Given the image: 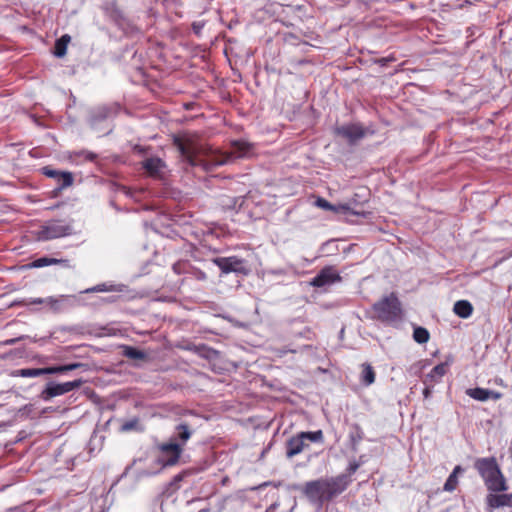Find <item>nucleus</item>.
Masks as SVG:
<instances>
[{
	"mask_svg": "<svg viewBox=\"0 0 512 512\" xmlns=\"http://www.w3.org/2000/svg\"><path fill=\"white\" fill-rule=\"evenodd\" d=\"M162 458L160 459L164 467L175 465L183 452V448L179 444H176L169 440L167 443H163L160 446Z\"/></svg>",
	"mask_w": 512,
	"mask_h": 512,
	"instance_id": "ddd939ff",
	"label": "nucleus"
},
{
	"mask_svg": "<svg viewBox=\"0 0 512 512\" xmlns=\"http://www.w3.org/2000/svg\"><path fill=\"white\" fill-rule=\"evenodd\" d=\"M268 485H269V482H264L263 484H261V485H259V486H257V487H253V488H251V490H258V489H260V488H262V487H266V486H268Z\"/></svg>",
	"mask_w": 512,
	"mask_h": 512,
	"instance_id": "de8ad7c7",
	"label": "nucleus"
},
{
	"mask_svg": "<svg viewBox=\"0 0 512 512\" xmlns=\"http://www.w3.org/2000/svg\"><path fill=\"white\" fill-rule=\"evenodd\" d=\"M342 280L339 273L332 266L322 268L310 281V285L317 288L330 286Z\"/></svg>",
	"mask_w": 512,
	"mask_h": 512,
	"instance_id": "f8f14e48",
	"label": "nucleus"
},
{
	"mask_svg": "<svg viewBox=\"0 0 512 512\" xmlns=\"http://www.w3.org/2000/svg\"><path fill=\"white\" fill-rule=\"evenodd\" d=\"M334 133L346 139L350 145H354L365 137L366 130L361 124H346L337 126Z\"/></svg>",
	"mask_w": 512,
	"mask_h": 512,
	"instance_id": "9d476101",
	"label": "nucleus"
},
{
	"mask_svg": "<svg viewBox=\"0 0 512 512\" xmlns=\"http://www.w3.org/2000/svg\"><path fill=\"white\" fill-rule=\"evenodd\" d=\"M457 485L458 477L450 474L444 484L443 490L447 492H453L456 489Z\"/></svg>",
	"mask_w": 512,
	"mask_h": 512,
	"instance_id": "473e14b6",
	"label": "nucleus"
},
{
	"mask_svg": "<svg viewBox=\"0 0 512 512\" xmlns=\"http://www.w3.org/2000/svg\"><path fill=\"white\" fill-rule=\"evenodd\" d=\"M350 482L346 475L319 478L306 482L302 492L310 503L321 506L344 492Z\"/></svg>",
	"mask_w": 512,
	"mask_h": 512,
	"instance_id": "f03ea898",
	"label": "nucleus"
},
{
	"mask_svg": "<svg viewBox=\"0 0 512 512\" xmlns=\"http://www.w3.org/2000/svg\"><path fill=\"white\" fill-rule=\"evenodd\" d=\"M315 205L324 210H330V211H334V212L342 211L346 214L365 216V212L354 211L351 209V207L348 204H340L338 206H335L322 197H318L316 199Z\"/></svg>",
	"mask_w": 512,
	"mask_h": 512,
	"instance_id": "aec40b11",
	"label": "nucleus"
},
{
	"mask_svg": "<svg viewBox=\"0 0 512 512\" xmlns=\"http://www.w3.org/2000/svg\"><path fill=\"white\" fill-rule=\"evenodd\" d=\"M129 470V467L125 468L124 474H127V471Z\"/></svg>",
	"mask_w": 512,
	"mask_h": 512,
	"instance_id": "864d4df0",
	"label": "nucleus"
},
{
	"mask_svg": "<svg viewBox=\"0 0 512 512\" xmlns=\"http://www.w3.org/2000/svg\"><path fill=\"white\" fill-rule=\"evenodd\" d=\"M138 426V420L132 419L122 424L121 429L122 431H131L135 429Z\"/></svg>",
	"mask_w": 512,
	"mask_h": 512,
	"instance_id": "e433bc0d",
	"label": "nucleus"
},
{
	"mask_svg": "<svg viewBox=\"0 0 512 512\" xmlns=\"http://www.w3.org/2000/svg\"><path fill=\"white\" fill-rule=\"evenodd\" d=\"M195 349L199 356H201L207 360H214L219 356V352L217 350H215L214 348H211L205 344L196 346Z\"/></svg>",
	"mask_w": 512,
	"mask_h": 512,
	"instance_id": "c756f323",
	"label": "nucleus"
},
{
	"mask_svg": "<svg viewBox=\"0 0 512 512\" xmlns=\"http://www.w3.org/2000/svg\"><path fill=\"white\" fill-rule=\"evenodd\" d=\"M193 430L186 424L180 423L175 426V429L170 437V441L179 444L181 448L191 438Z\"/></svg>",
	"mask_w": 512,
	"mask_h": 512,
	"instance_id": "6ab92c4d",
	"label": "nucleus"
},
{
	"mask_svg": "<svg viewBox=\"0 0 512 512\" xmlns=\"http://www.w3.org/2000/svg\"><path fill=\"white\" fill-rule=\"evenodd\" d=\"M114 300H115V299H114V297H109V298H107V301H108V302H113Z\"/></svg>",
	"mask_w": 512,
	"mask_h": 512,
	"instance_id": "8fccbe9b",
	"label": "nucleus"
},
{
	"mask_svg": "<svg viewBox=\"0 0 512 512\" xmlns=\"http://www.w3.org/2000/svg\"><path fill=\"white\" fill-rule=\"evenodd\" d=\"M76 303L75 296L72 295H60L57 297H47V306L55 313L65 311L67 308L74 306Z\"/></svg>",
	"mask_w": 512,
	"mask_h": 512,
	"instance_id": "dca6fc26",
	"label": "nucleus"
},
{
	"mask_svg": "<svg viewBox=\"0 0 512 512\" xmlns=\"http://www.w3.org/2000/svg\"><path fill=\"white\" fill-rule=\"evenodd\" d=\"M463 471H464L463 468L460 465H457V466L454 467L451 475H455V476L458 477V474L462 473Z\"/></svg>",
	"mask_w": 512,
	"mask_h": 512,
	"instance_id": "a18cd8bd",
	"label": "nucleus"
},
{
	"mask_svg": "<svg viewBox=\"0 0 512 512\" xmlns=\"http://www.w3.org/2000/svg\"><path fill=\"white\" fill-rule=\"evenodd\" d=\"M361 383L365 386H370L375 381V372L369 363L362 364Z\"/></svg>",
	"mask_w": 512,
	"mask_h": 512,
	"instance_id": "cd10ccee",
	"label": "nucleus"
},
{
	"mask_svg": "<svg viewBox=\"0 0 512 512\" xmlns=\"http://www.w3.org/2000/svg\"><path fill=\"white\" fill-rule=\"evenodd\" d=\"M118 104L98 106L90 110L88 123L94 130L108 128V121L113 119L119 112Z\"/></svg>",
	"mask_w": 512,
	"mask_h": 512,
	"instance_id": "423d86ee",
	"label": "nucleus"
},
{
	"mask_svg": "<svg viewBox=\"0 0 512 512\" xmlns=\"http://www.w3.org/2000/svg\"><path fill=\"white\" fill-rule=\"evenodd\" d=\"M204 28V22L197 21L192 23V30L196 35H200L202 29Z\"/></svg>",
	"mask_w": 512,
	"mask_h": 512,
	"instance_id": "58836bf2",
	"label": "nucleus"
},
{
	"mask_svg": "<svg viewBox=\"0 0 512 512\" xmlns=\"http://www.w3.org/2000/svg\"><path fill=\"white\" fill-rule=\"evenodd\" d=\"M122 354L126 358L133 360H144L147 358V355L144 351L129 345L122 346Z\"/></svg>",
	"mask_w": 512,
	"mask_h": 512,
	"instance_id": "bb28decb",
	"label": "nucleus"
},
{
	"mask_svg": "<svg viewBox=\"0 0 512 512\" xmlns=\"http://www.w3.org/2000/svg\"><path fill=\"white\" fill-rule=\"evenodd\" d=\"M99 512H109V508H107V507H102V509H101Z\"/></svg>",
	"mask_w": 512,
	"mask_h": 512,
	"instance_id": "09e8293b",
	"label": "nucleus"
},
{
	"mask_svg": "<svg viewBox=\"0 0 512 512\" xmlns=\"http://www.w3.org/2000/svg\"><path fill=\"white\" fill-rule=\"evenodd\" d=\"M361 463L357 462V461H351L346 469V476L348 477V479H350V476L353 475L360 467Z\"/></svg>",
	"mask_w": 512,
	"mask_h": 512,
	"instance_id": "c9c22d12",
	"label": "nucleus"
},
{
	"mask_svg": "<svg viewBox=\"0 0 512 512\" xmlns=\"http://www.w3.org/2000/svg\"><path fill=\"white\" fill-rule=\"evenodd\" d=\"M212 262L221 270L223 274L235 273L237 275H248L250 268L245 259L237 256L216 257Z\"/></svg>",
	"mask_w": 512,
	"mask_h": 512,
	"instance_id": "0eeeda50",
	"label": "nucleus"
},
{
	"mask_svg": "<svg viewBox=\"0 0 512 512\" xmlns=\"http://www.w3.org/2000/svg\"><path fill=\"white\" fill-rule=\"evenodd\" d=\"M394 60L393 57H383L376 60V63L382 67H385L390 61Z\"/></svg>",
	"mask_w": 512,
	"mask_h": 512,
	"instance_id": "ea45409f",
	"label": "nucleus"
},
{
	"mask_svg": "<svg viewBox=\"0 0 512 512\" xmlns=\"http://www.w3.org/2000/svg\"><path fill=\"white\" fill-rule=\"evenodd\" d=\"M66 51L67 46L64 43H61L60 41L56 40L54 46V55L58 58H61L66 54Z\"/></svg>",
	"mask_w": 512,
	"mask_h": 512,
	"instance_id": "f704fd0d",
	"label": "nucleus"
},
{
	"mask_svg": "<svg viewBox=\"0 0 512 512\" xmlns=\"http://www.w3.org/2000/svg\"><path fill=\"white\" fill-rule=\"evenodd\" d=\"M75 158L82 157L85 161L94 162L98 158V155L94 152L87 150H80L73 153Z\"/></svg>",
	"mask_w": 512,
	"mask_h": 512,
	"instance_id": "2f4dec72",
	"label": "nucleus"
},
{
	"mask_svg": "<svg viewBox=\"0 0 512 512\" xmlns=\"http://www.w3.org/2000/svg\"><path fill=\"white\" fill-rule=\"evenodd\" d=\"M430 338L429 331L421 326H417L413 331V339L419 344L427 343Z\"/></svg>",
	"mask_w": 512,
	"mask_h": 512,
	"instance_id": "7c9ffc66",
	"label": "nucleus"
},
{
	"mask_svg": "<svg viewBox=\"0 0 512 512\" xmlns=\"http://www.w3.org/2000/svg\"><path fill=\"white\" fill-rule=\"evenodd\" d=\"M43 175L56 180L57 189H65L72 185L73 175L68 171H59L49 166L42 168Z\"/></svg>",
	"mask_w": 512,
	"mask_h": 512,
	"instance_id": "2eb2a0df",
	"label": "nucleus"
},
{
	"mask_svg": "<svg viewBox=\"0 0 512 512\" xmlns=\"http://www.w3.org/2000/svg\"><path fill=\"white\" fill-rule=\"evenodd\" d=\"M466 394L470 398L481 402L489 399L499 400L502 397V393L482 387L469 388L466 390Z\"/></svg>",
	"mask_w": 512,
	"mask_h": 512,
	"instance_id": "f3484780",
	"label": "nucleus"
},
{
	"mask_svg": "<svg viewBox=\"0 0 512 512\" xmlns=\"http://www.w3.org/2000/svg\"><path fill=\"white\" fill-rule=\"evenodd\" d=\"M264 273L267 275V276H277V277H280V276H285L287 275L288 273V270L286 268H268L264 271Z\"/></svg>",
	"mask_w": 512,
	"mask_h": 512,
	"instance_id": "72a5a7b5",
	"label": "nucleus"
},
{
	"mask_svg": "<svg viewBox=\"0 0 512 512\" xmlns=\"http://www.w3.org/2000/svg\"><path fill=\"white\" fill-rule=\"evenodd\" d=\"M102 10L104 11V14L119 28L124 29V27L128 25L123 11L119 8L115 0L106 1L102 5Z\"/></svg>",
	"mask_w": 512,
	"mask_h": 512,
	"instance_id": "4468645a",
	"label": "nucleus"
},
{
	"mask_svg": "<svg viewBox=\"0 0 512 512\" xmlns=\"http://www.w3.org/2000/svg\"><path fill=\"white\" fill-rule=\"evenodd\" d=\"M364 438V432L359 424H352L349 432V440L351 443V450L358 451V445Z\"/></svg>",
	"mask_w": 512,
	"mask_h": 512,
	"instance_id": "393cba45",
	"label": "nucleus"
},
{
	"mask_svg": "<svg viewBox=\"0 0 512 512\" xmlns=\"http://www.w3.org/2000/svg\"><path fill=\"white\" fill-rule=\"evenodd\" d=\"M74 233L73 226L65 224L63 221H51L44 226L40 232V237L44 240L56 239L69 236Z\"/></svg>",
	"mask_w": 512,
	"mask_h": 512,
	"instance_id": "1a4fd4ad",
	"label": "nucleus"
},
{
	"mask_svg": "<svg viewBox=\"0 0 512 512\" xmlns=\"http://www.w3.org/2000/svg\"><path fill=\"white\" fill-rule=\"evenodd\" d=\"M129 470V467L125 468L124 474H127V471Z\"/></svg>",
	"mask_w": 512,
	"mask_h": 512,
	"instance_id": "603ef678",
	"label": "nucleus"
},
{
	"mask_svg": "<svg viewBox=\"0 0 512 512\" xmlns=\"http://www.w3.org/2000/svg\"><path fill=\"white\" fill-rule=\"evenodd\" d=\"M448 369V363L442 362L436 365L425 377L424 384L427 382H438L446 373Z\"/></svg>",
	"mask_w": 512,
	"mask_h": 512,
	"instance_id": "b1692460",
	"label": "nucleus"
},
{
	"mask_svg": "<svg viewBox=\"0 0 512 512\" xmlns=\"http://www.w3.org/2000/svg\"><path fill=\"white\" fill-rule=\"evenodd\" d=\"M25 305H47V297L46 298H28L24 301Z\"/></svg>",
	"mask_w": 512,
	"mask_h": 512,
	"instance_id": "4c0bfd02",
	"label": "nucleus"
},
{
	"mask_svg": "<svg viewBox=\"0 0 512 512\" xmlns=\"http://www.w3.org/2000/svg\"><path fill=\"white\" fill-rule=\"evenodd\" d=\"M83 383L84 380L81 378L64 383L49 381L45 388L42 390L40 397L44 401H49L54 397L61 396L75 389H78Z\"/></svg>",
	"mask_w": 512,
	"mask_h": 512,
	"instance_id": "6e6552de",
	"label": "nucleus"
},
{
	"mask_svg": "<svg viewBox=\"0 0 512 512\" xmlns=\"http://www.w3.org/2000/svg\"><path fill=\"white\" fill-rule=\"evenodd\" d=\"M373 310L376 313V318L381 322L393 323L402 318L401 302L394 293L374 303Z\"/></svg>",
	"mask_w": 512,
	"mask_h": 512,
	"instance_id": "20e7f679",
	"label": "nucleus"
},
{
	"mask_svg": "<svg viewBox=\"0 0 512 512\" xmlns=\"http://www.w3.org/2000/svg\"><path fill=\"white\" fill-rule=\"evenodd\" d=\"M112 131V128H108L107 132H105L104 134H108Z\"/></svg>",
	"mask_w": 512,
	"mask_h": 512,
	"instance_id": "3c124183",
	"label": "nucleus"
},
{
	"mask_svg": "<svg viewBox=\"0 0 512 512\" xmlns=\"http://www.w3.org/2000/svg\"><path fill=\"white\" fill-rule=\"evenodd\" d=\"M173 145L188 167L200 168L204 172H211L236 159L249 157L253 151V145L244 140H233L228 152L213 150L211 147L197 143L189 136H175Z\"/></svg>",
	"mask_w": 512,
	"mask_h": 512,
	"instance_id": "f257e3e1",
	"label": "nucleus"
},
{
	"mask_svg": "<svg viewBox=\"0 0 512 512\" xmlns=\"http://www.w3.org/2000/svg\"><path fill=\"white\" fill-rule=\"evenodd\" d=\"M474 468L489 491L503 492L508 489L506 479L495 457L477 458L474 462Z\"/></svg>",
	"mask_w": 512,
	"mask_h": 512,
	"instance_id": "7ed1b4c3",
	"label": "nucleus"
},
{
	"mask_svg": "<svg viewBox=\"0 0 512 512\" xmlns=\"http://www.w3.org/2000/svg\"><path fill=\"white\" fill-rule=\"evenodd\" d=\"M127 290V286L122 283H100L93 287L87 288L83 291V293H95V292H125Z\"/></svg>",
	"mask_w": 512,
	"mask_h": 512,
	"instance_id": "4be33fe9",
	"label": "nucleus"
},
{
	"mask_svg": "<svg viewBox=\"0 0 512 512\" xmlns=\"http://www.w3.org/2000/svg\"><path fill=\"white\" fill-rule=\"evenodd\" d=\"M432 394V388L426 384V387L423 390V396L425 399L430 398Z\"/></svg>",
	"mask_w": 512,
	"mask_h": 512,
	"instance_id": "a19ab883",
	"label": "nucleus"
},
{
	"mask_svg": "<svg viewBox=\"0 0 512 512\" xmlns=\"http://www.w3.org/2000/svg\"><path fill=\"white\" fill-rule=\"evenodd\" d=\"M299 435L301 436L305 443H307V441L320 444L324 443V434L322 430L302 431L299 432Z\"/></svg>",
	"mask_w": 512,
	"mask_h": 512,
	"instance_id": "c85d7f7f",
	"label": "nucleus"
},
{
	"mask_svg": "<svg viewBox=\"0 0 512 512\" xmlns=\"http://www.w3.org/2000/svg\"><path fill=\"white\" fill-rule=\"evenodd\" d=\"M56 264H61L64 267H69V260H67V259H56V258H52V257H49V256H43V257H39V258L33 260L29 264V267H31V268H42V267H46V266H50V265H56Z\"/></svg>",
	"mask_w": 512,
	"mask_h": 512,
	"instance_id": "5701e85b",
	"label": "nucleus"
},
{
	"mask_svg": "<svg viewBox=\"0 0 512 512\" xmlns=\"http://www.w3.org/2000/svg\"><path fill=\"white\" fill-rule=\"evenodd\" d=\"M182 479H183V474H177V475L174 476L173 482L177 483L179 481H182Z\"/></svg>",
	"mask_w": 512,
	"mask_h": 512,
	"instance_id": "49530a36",
	"label": "nucleus"
},
{
	"mask_svg": "<svg viewBox=\"0 0 512 512\" xmlns=\"http://www.w3.org/2000/svg\"><path fill=\"white\" fill-rule=\"evenodd\" d=\"M454 313L460 318H468L473 312L472 304L467 300H458L453 307Z\"/></svg>",
	"mask_w": 512,
	"mask_h": 512,
	"instance_id": "a878e982",
	"label": "nucleus"
},
{
	"mask_svg": "<svg viewBox=\"0 0 512 512\" xmlns=\"http://www.w3.org/2000/svg\"><path fill=\"white\" fill-rule=\"evenodd\" d=\"M58 41H60L61 43H64L66 46L67 44L70 42L71 40V37L68 35V34H65L63 36H61L59 39H57Z\"/></svg>",
	"mask_w": 512,
	"mask_h": 512,
	"instance_id": "79ce46f5",
	"label": "nucleus"
},
{
	"mask_svg": "<svg viewBox=\"0 0 512 512\" xmlns=\"http://www.w3.org/2000/svg\"><path fill=\"white\" fill-rule=\"evenodd\" d=\"M308 446V443H305L299 433H297L286 441V457L291 459L304 451Z\"/></svg>",
	"mask_w": 512,
	"mask_h": 512,
	"instance_id": "a211bd4d",
	"label": "nucleus"
},
{
	"mask_svg": "<svg viewBox=\"0 0 512 512\" xmlns=\"http://www.w3.org/2000/svg\"><path fill=\"white\" fill-rule=\"evenodd\" d=\"M23 337H18V338H11V339H8L4 342L5 345H14L16 344L18 341H20Z\"/></svg>",
	"mask_w": 512,
	"mask_h": 512,
	"instance_id": "c03bdc74",
	"label": "nucleus"
},
{
	"mask_svg": "<svg viewBox=\"0 0 512 512\" xmlns=\"http://www.w3.org/2000/svg\"><path fill=\"white\" fill-rule=\"evenodd\" d=\"M500 492L490 493L486 497L487 505L492 509L502 507H512V493L499 494Z\"/></svg>",
	"mask_w": 512,
	"mask_h": 512,
	"instance_id": "412c9836",
	"label": "nucleus"
},
{
	"mask_svg": "<svg viewBox=\"0 0 512 512\" xmlns=\"http://www.w3.org/2000/svg\"><path fill=\"white\" fill-rule=\"evenodd\" d=\"M129 470V467L125 468L124 474H127V471Z\"/></svg>",
	"mask_w": 512,
	"mask_h": 512,
	"instance_id": "5fc2aeb1",
	"label": "nucleus"
},
{
	"mask_svg": "<svg viewBox=\"0 0 512 512\" xmlns=\"http://www.w3.org/2000/svg\"><path fill=\"white\" fill-rule=\"evenodd\" d=\"M134 152L139 154V155H143L145 153V148L142 147V146H139V145H135L134 148H133Z\"/></svg>",
	"mask_w": 512,
	"mask_h": 512,
	"instance_id": "37998d69",
	"label": "nucleus"
},
{
	"mask_svg": "<svg viewBox=\"0 0 512 512\" xmlns=\"http://www.w3.org/2000/svg\"><path fill=\"white\" fill-rule=\"evenodd\" d=\"M145 173L154 179L162 180L168 171L167 164L159 157H147L141 162Z\"/></svg>",
	"mask_w": 512,
	"mask_h": 512,
	"instance_id": "9b49d317",
	"label": "nucleus"
},
{
	"mask_svg": "<svg viewBox=\"0 0 512 512\" xmlns=\"http://www.w3.org/2000/svg\"><path fill=\"white\" fill-rule=\"evenodd\" d=\"M88 365L80 362H74L69 364H63V365H55L50 367H43V368H21L14 370L11 373V376L13 377H24V378H34L39 377L42 375H49V374H64L66 372L76 370V369H83L87 370Z\"/></svg>",
	"mask_w": 512,
	"mask_h": 512,
	"instance_id": "39448f33",
	"label": "nucleus"
}]
</instances>
